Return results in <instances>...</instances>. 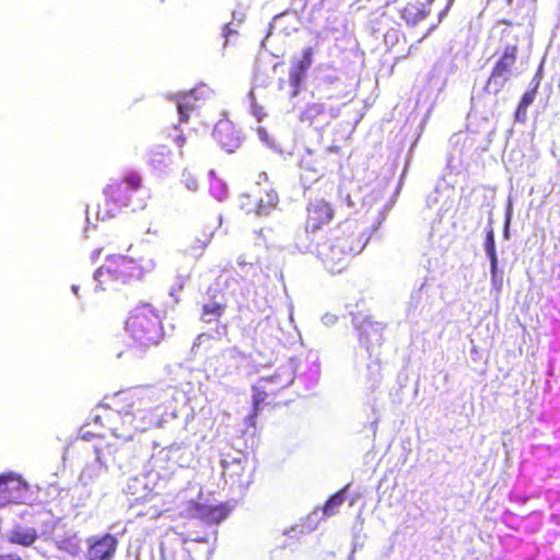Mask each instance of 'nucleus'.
I'll list each match as a JSON object with an SVG mask.
<instances>
[{"instance_id": "nucleus-23", "label": "nucleus", "mask_w": 560, "mask_h": 560, "mask_svg": "<svg viewBox=\"0 0 560 560\" xmlns=\"http://www.w3.org/2000/svg\"><path fill=\"white\" fill-rule=\"evenodd\" d=\"M526 112L527 109H522L521 105H518L515 110V120L524 122L526 120Z\"/></svg>"}, {"instance_id": "nucleus-2", "label": "nucleus", "mask_w": 560, "mask_h": 560, "mask_svg": "<svg viewBox=\"0 0 560 560\" xmlns=\"http://www.w3.org/2000/svg\"><path fill=\"white\" fill-rule=\"evenodd\" d=\"M369 242L366 230L357 222L345 221L308 244L307 249L331 273L346 270L351 259L360 254Z\"/></svg>"}, {"instance_id": "nucleus-25", "label": "nucleus", "mask_w": 560, "mask_h": 560, "mask_svg": "<svg viewBox=\"0 0 560 560\" xmlns=\"http://www.w3.org/2000/svg\"><path fill=\"white\" fill-rule=\"evenodd\" d=\"M72 291L74 294H78V287L77 285H72Z\"/></svg>"}, {"instance_id": "nucleus-10", "label": "nucleus", "mask_w": 560, "mask_h": 560, "mask_svg": "<svg viewBox=\"0 0 560 560\" xmlns=\"http://www.w3.org/2000/svg\"><path fill=\"white\" fill-rule=\"evenodd\" d=\"M28 499L30 486L20 475H0V505L25 504Z\"/></svg>"}, {"instance_id": "nucleus-7", "label": "nucleus", "mask_w": 560, "mask_h": 560, "mask_svg": "<svg viewBox=\"0 0 560 560\" xmlns=\"http://www.w3.org/2000/svg\"><path fill=\"white\" fill-rule=\"evenodd\" d=\"M185 143L186 138L183 131L175 127L172 133L165 135L161 142L149 151V164L155 170L168 167L184 155Z\"/></svg>"}, {"instance_id": "nucleus-18", "label": "nucleus", "mask_w": 560, "mask_h": 560, "mask_svg": "<svg viewBox=\"0 0 560 560\" xmlns=\"http://www.w3.org/2000/svg\"><path fill=\"white\" fill-rule=\"evenodd\" d=\"M226 305L217 301H211L202 305V319L207 323L219 319L225 312Z\"/></svg>"}, {"instance_id": "nucleus-4", "label": "nucleus", "mask_w": 560, "mask_h": 560, "mask_svg": "<svg viewBox=\"0 0 560 560\" xmlns=\"http://www.w3.org/2000/svg\"><path fill=\"white\" fill-rule=\"evenodd\" d=\"M125 329L135 341L148 348L158 346L164 337L162 317L150 303H139L129 312Z\"/></svg>"}, {"instance_id": "nucleus-11", "label": "nucleus", "mask_w": 560, "mask_h": 560, "mask_svg": "<svg viewBox=\"0 0 560 560\" xmlns=\"http://www.w3.org/2000/svg\"><path fill=\"white\" fill-rule=\"evenodd\" d=\"M314 50L312 47H306L302 51V57L293 58L289 69V83L292 88V96L299 95L301 85L306 77L308 69L313 63Z\"/></svg>"}, {"instance_id": "nucleus-19", "label": "nucleus", "mask_w": 560, "mask_h": 560, "mask_svg": "<svg viewBox=\"0 0 560 560\" xmlns=\"http://www.w3.org/2000/svg\"><path fill=\"white\" fill-rule=\"evenodd\" d=\"M485 250L490 258L491 262V275L492 277L497 276L498 271V259H497V252H495V242H494V232L492 229L487 231L486 238H485Z\"/></svg>"}, {"instance_id": "nucleus-13", "label": "nucleus", "mask_w": 560, "mask_h": 560, "mask_svg": "<svg viewBox=\"0 0 560 560\" xmlns=\"http://www.w3.org/2000/svg\"><path fill=\"white\" fill-rule=\"evenodd\" d=\"M211 91L206 85H200L192 89L188 94L176 98L177 113L179 115V122H187L190 114L197 108L196 101L199 96H208Z\"/></svg>"}, {"instance_id": "nucleus-21", "label": "nucleus", "mask_w": 560, "mask_h": 560, "mask_svg": "<svg viewBox=\"0 0 560 560\" xmlns=\"http://www.w3.org/2000/svg\"><path fill=\"white\" fill-rule=\"evenodd\" d=\"M537 94V85L534 89L527 90L523 95L518 103L522 109H527V107L534 102Z\"/></svg>"}, {"instance_id": "nucleus-12", "label": "nucleus", "mask_w": 560, "mask_h": 560, "mask_svg": "<svg viewBox=\"0 0 560 560\" xmlns=\"http://www.w3.org/2000/svg\"><path fill=\"white\" fill-rule=\"evenodd\" d=\"M118 541L112 534H105L101 537H91L89 539L88 560H112Z\"/></svg>"}, {"instance_id": "nucleus-20", "label": "nucleus", "mask_w": 560, "mask_h": 560, "mask_svg": "<svg viewBox=\"0 0 560 560\" xmlns=\"http://www.w3.org/2000/svg\"><path fill=\"white\" fill-rule=\"evenodd\" d=\"M346 490L347 488H343L332 494L325 503L323 508V512L327 516H332L337 513V509L343 504L346 499Z\"/></svg>"}, {"instance_id": "nucleus-17", "label": "nucleus", "mask_w": 560, "mask_h": 560, "mask_svg": "<svg viewBox=\"0 0 560 560\" xmlns=\"http://www.w3.org/2000/svg\"><path fill=\"white\" fill-rule=\"evenodd\" d=\"M214 137L217 141L228 151H232V149L238 143V138L233 135V128L228 122L215 127Z\"/></svg>"}, {"instance_id": "nucleus-3", "label": "nucleus", "mask_w": 560, "mask_h": 560, "mask_svg": "<svg viewBox=\"0 0 560 560\" xmlns=\"http://www.w3.org/2000/svg\"><path fill=\"white\" fill-rule=\"evenodd\" d=\"M153 269L151 260H135L128 256L109 255L95 271L94 278L101 290L115 288L131 281L141 280Z\"/></svg>"}, {"instance_id": "nucleus-1", "label": "nucleus", "mask_w": 560, "mask_h": 560, "mask_svg": "<svg viewBox=\"0 0 560 560\" xmlns=\"http://www.w3.org/2000/svg\"><path fill=\"white\" fill-rule=\"evenodd\" d=\"M159 396L152 385H138L118 390L112 397V405L119 416V423L110 430L122 441H130L159 422Z\"/></svg>"}, {"instance_id": "nucleus-14", "label": "nucleus", "mask_w": 560, "mask_h": 560, "mask_svg": "<svg viewBox=\"0 0 560 560\" xmlns=\"http://www.w3.org/2000/svg\"><path fill=\"white\" fill-rule=\"evenodd\" d=\"M195 516L207 523H220L228 517L229 509L225 504L207 505L195 503Z\"/></svg>"}, {"instance_id": "nucleus-16", "label": "nucleus", "mask_w": 560, "mask_h": 560, "mask_svg": "<svg viewBox=\"0 0 560 560\" xmlns=\"http://www.w3.org/2000/svg\"><path fill=\"white\" fill-rule=\"evenodd\" d=\"M7 539L13 545L28 547L36 541L37 533L34 528L16 526L8 533Z\"/></svg>"}, {"instance_id": "nucleus-26", "label": "nucleus", "mask_w": 560, "mask_h": 560, "mask_svg": "<svg viewBox=\"0 0 560 560\" xmlns=\"http://www.w3.org/2000/svg\"><path fill=\"white\" fill-rule=\"evenodd\" d=\"M347 202H348V205H349V206H352V205H353V202L351 201V199H350V197H349V196L347 197Z\"/></svg>"}, {"instance_id": "nucleus-6", "label": "nucleus", "mask_w": 560, "mask_h": 560, "mask_svg": "<svg viewBox=\"0 0 560 560\" xmlns=\"http://www.w3.org/2000/svg\"><path fill=\"white\" fill-rule=\"evenodd\" d=\"M498 40L505 44V47L492 67L486 85L489 86L500 79V88H502L509 81L518 56V37L511 30L510 23L498 31Z\"/></svg>"}, {"instance_id": "nucleus-24", "label": "nucleus", "mask_w": 560, "mask_h": 560, "mask_svg": "<svg viewBox=\"0 0 560 560\" xmlns=\"http://www.w3.org/2000/svg\"><path fill=\"white\" fill-rule=\"evenodd\" d=\"M0 560H22V559L12 553H5V555H0Z\"/></svg>"}, {"instance_id": "nucleus-9", "label": "nucleus", "mask_w": 560, "mask_h": 560, "mask_svg": "<svg viewBox=\"0 0 560 560\" xmlns=\"http://www.w3.org/2000/svg\"><path fill=\"white\" fill-rule=\"evenodd\" d=\"M290 383V380H281L277 374L259 378L258 382L252 386L253 410L250 419H256L265 406H278V396Z\"/></svg>"}, {"instance_id": "nucleus-15", "label": "nucleus", "mask_w": 560, "mask_h": 560, "mask_svg": "<svg viewBox=\"0 0 560 560\" xmlns=\"http://www.w3.org/2000/svg\"><path fill=\"white\" fill-rule=\"evenodd\" d=\"M429 11L419 2H408L400 10V18L409 25H416L424 20Z\"/></svg>"}, {"instance_id": "nucleus-5", "label": "nucleus", "mask_w": 560, "mask_h": 560, "mask_svg": "<svg viewBox=\"0 0 560 560\" xmlns=\"http://www.w3.org/2000/svg\"><path fill=\"white\" fill-rule=\"evenodd\" d=\"M141 188L142 179L137 173H130L118 182L109 183L104 188L108 214L114 215L116 211L127 207H131L132 210L144 208V199L138 197Z\"/></svg>"}, {"instance_id": "nucleus-8", "label": "nucleus", "mask_w": 560, "mask_h": 560, "mask_svg": "<svg viewBox=\"0 0 560 560\" xmlns=\"http://www.w3.org/2000/svg\"><path fill=\"white\" fill-rule=\"evenodd\" d=\"M334 206L323 198L311 200L305 208L304 232L308 244L319 240L323 231L335 219Z\"/></svg>"}, {"instance_id": "nucleus-22", "label": "nucleus", "mask_w": 560, "mask_h": 560, "mask_svg": "<svg viewBox=\"0 0 560 560\" xmlns=\"http://www.w3.org/2000/svg\"><path fill=\"white\" fill-rule=\"evenodd\" d=\"M262 200L261 199H256L255 200V203H256V208H252L249 205H247V209L246 211L247 212H255L256 214H264V213H267L268 210H269V206H265V205H261Z\"/></svg>"}]
</instances>
